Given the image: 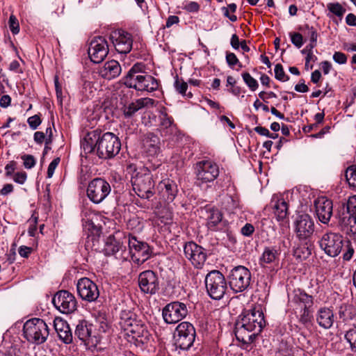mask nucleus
Listing matches in <instances>:
<instances>
[{
    "instance_id": "f257e3e1",
    "label": "nucleus",
    "mask_w": 356,
    "mask_h": 356,
    "mask_svg": "<svg viewBox=\"0 0 356 356\" xmlns=\"http://www.w3.org/2000/svg\"><path fill=\"white\" fill-rule=\"evenodd\" d=\"M81 147L86 156L88 154L95 153L102 159L114 158L120 151V138L112 132L103 133L95 129L87 133L81 141Z\"/></svg>"
},
{
    "instance_id": "f03ea898",
    "label": "nucleus",
    "mask_w": 356,
    "mask_h": 356,
    "mask_svg": "<svg viewBox=\"0 0 356 356\" xmlns=\"http://www.w3.org/2000/svg\"><path fill=\"white\" fill-rule=\"evenodd\" d=\"M265 326L266 321L260 307L244 309L235 324L236 338L243 344H250Z\"/></svg>"
},
{
    "instance_id": "7ed1b4c3",
    "label": "nucleus",
    "mask_w": 356,
    "mask_h": 356,
    "mask_svg": "<svg viewBox=\"0 0 356 356\" xmlns=\"http://www.w3.org/2000/svg\"><path fill=\"white\" fill-rule=\"evenodd\" d=\"M23 333L29 342L37 345L44 343L49 334L47 323L39 318L26 321L23 326Z\"/></svg>"
},
{
    "instance_id": "20e7f679",
    "label": "nucleus",
    "mask_w": 356,
    "mask_h": 356,
    "mask_svg": "<svg viewBox=\"0 0 356 356\" xmlns=\"http://www.w3.org/2000/svg\"><path fill=\"white\" fill-rule=\"evenodd\" d=\"M207 292L213 300L222 299L227 291V280L218 270L210 271L204 280Z\"/></svg>"
},
{
    "instance_id": "39448f33",
    "label": "nucleus",
    "mask_w": 356,
    "mask_h": 356,
    "mask_svg": "<svg viewBox=\"0 0 356 356\" xmlns=\"http://www.w3.org/2000/svg\"><path fill=\"white\" fill-rule=\"evenodd\" d=\"M227 280L230 289L234 293L243 292L250 285L251 272L244 266H235L229 272Z\"/></svg>"
},
{
    "instance_id": "423d86ee",
    "label": "nucleus",
    "mask_w": 356,
    "mask_h": 356,
    "mask_svg": "<svg viewBox=\"0 0 356 356\" xmlns=\"http://www.w3.org/2000/svg\"><path fill=\"white\" fill-rule=\"evenodd\" d=\"M128 246V258L131 257L134 263L138 265L143 264L152 256L153 250L149 245L138 240L132 234H129Z\"/></svg>"
},
{
    "instance_id": "0eeeda50",
    "label": "nucleus",
    "mask_w": 356,
    "mask_h": 356,
    "mask_svg": "<svg viewBox=\"0 0 356 356\" xmlns=\"http://www.w3.org/2000/svg\"><path fill=\"white\" fill-rule=\"evenodd\" d=\"M131 184L133 190L140 198L149 200L153 196L154 182L149 171L138 172L131 178Z\"/></svg>"
},
{
    "instance_id": "6e6552de",
    "label": "nucleus",
    "mask_w": 356,
    "mask_h": 356,
    "mask_svg": "<svg viewBox=\"0 0 356 356\" xmlns=\"http://www.w3.org/2000/svg\"><path fill=\"white\" fill-rule=\"evenodd\" d=\"M195 329L189 322H181L176 327L174 339L175 345L181 350H188L195 341Z\"/></svg>"
},
{
    "instance_id": "1a4fd4ad",
    "label": "nucleus",
    "mask_w": 356,
    "mask_h": 356,
    "mask_svg": "<svg viewBox=\"0 0 356 356\" xmlns=\"http://www.w3.org/2000/svg\"><path fill=\"white\" fill-rule=\"evenodd\" d=\"M110 184L103 178H95L87 187L86 193L88 199L94 204H99L110 194Z\"/></svg>"
},
{
    "instance_id": "9d476101",
    "label": "nucleus",
    "mask_w": 356,
    "mask_h": 356,
    "mask_svg": "<svg viewBox=\"0 0 356 356\" xmlns=\"http://www.w3.org/2000/svg\"><path fill=\"white\" fill-rule=\"evenodd\" d=\"M202 211L205 212L206 226L211 232H225L228 230L229 222L223 220L222 212L216 207L205 206Z\"/></svg>"
},
{
    "instance_id": "9b49d317",
    "label": "nucleus",
    "mask_w": 356,
    "mask_h": 356,
    "mask_svg": "<svg viewBox=\"0 0 356 356\" xmlns=\"http://www.w3.org/2000/svg\"><path fill=\"white\" fill-rule=\"evenodd\" d=\"M188 314L187 305L179 301H173L167 304L162 309L164 321L168 324L177 323Z\"/></svg>"
},
{
    "instance_id": "f8f14e48",
    "label": "nucleus",
    "mask_w": 356,
    "mask_h": 356,
    "mask_svg": "<svg viewBox=\"0 0 356 356\" xmlns=\"http://www.w3.org/2000/svg\"><path fill=\"white\" fill-rule=\"evenodd\" d=\"M196 178L202 183L213 181L219 175V167L211 160H202L195 167Z\"/></svg>"
},
{
    "instance_id": "ddd939ff",
    "label": "nucleus",
    "mask_w": 356,
    "mask_h": 356,
    "mask_svg": "<svg viewBox=\"0 0 356 356\" xmlns=\"http://www.w3.org/2000/svg\"><path fill=\"white\" fill-rule=\"evenodd\" d=\"M124 84L129 88L140 92H152L156 91L160 86V81L153 76L145 74L136 76L135 78L126 81Z\"/></svg>"
},
{
    "instance_id": "4468645a",
    "label": "nucleus",
    "mask_w": 356,
    "mask_h": 356,
    "mask_svg": "<svg viewBox=\"0 0 356 356\" xmlns=\"http://www.w3.org/2000/svg\"><path fill=\"white\" fill-rule=\"evenodd\" d=\"M319 245L327 255L332 257H337L343 246V236L334 232L325 233L321 238Z\"/></svg>"
},
{
    "instance_id": "2eb2a0df",
    "label": "nucleus",
    "mask_w": 356,
    "mask_h": 356,
    "mask_svg": "<svg viewBox=\"0 0 356 356\" xmlns=\"http://www.w3.org/2000/svg\"><path fill=\"white\" fill-rule=\"evenodd\" d=\"M184 253L193 266L198 269L202 268L207 259L206 249L193 241H189L185 243L184 246Z\"/></svg>"
},
{
    "instance_id": "dca6fc26",
    "label": "nucleus",
    "mask_w": 356,
    "mask_h": 356,
    "mask_svg": "<svg viewBox=\"0 0 356 356\" xmlns=\"http://www.w3.org/2000/svg\"><path fill=\"white\" fill-rule=\"evenodd\" d=\"M54 307L63 314H70L76 309L77 302L74 296L68 291H58L52 298Z\"/></svg>"
},
{
    "instance_id": "f3484780",
    "label": "nucleus",
    "mask_w": 356,
    "mask_h": 356,
    "mask_svg": "<svg viewBox=\"0 0 356 356\" xmlns=\"http://www.w3.org/2000/svg\"><path fill=\"white\" fill-rule=\"evenodd\" d=\"M138 286L144 293L156 294L160 289L158 274L152 270L141 272L138 275Z\"/></svg>"
},
{
    "instance_id": "a211bd4d",
    "label": "nucleus",
    "mask_w": 356,
    "mask_h": 356,
    "mask_svg": "<svg viewBox=\"0 0 356 356\" xmlns=\"http://www.w3.org/2000/svg\"><path fill=\"white\" fill-rule=\"evenodd\" d=\"M103 252L106 256H113L122 262L128 259L129 253L126 245L114 236H109L106 238Z\"/></svg>"
},
{
    "instance_id": "6ab92c4d",
    "label": "nucleus",
    "mask_w": 356,
    "mask_h": 356,
    "mask_svg": "<svg viewBox=\"0 0 356 356\" xmlns=\"http://www.w3.org/2000/svg\"><path fill=\"white\" fill-rule=\"evenodd\" d=\"M76 290L79 296L87 302H96L99 297L97 285L88 277H82L78 280Z\"/></svg>"
},
{
    "instance_id": "aec40b11",
    "label": "nucleus",
    "mask_w": 356,
    "mask_h": 356,
    "mask_svg": "<svg viewBox=\"0 0 356 356\" xmlns=\"http://www.w3.org/2000/svg\"><path fill=\"white\" fill-rule=\"evenodd\" d=\"M88 56L92 62H102L108 54V44L106 40L102 36L95 38L90 43Z\"/></svg>"
},
{
    "instance_id": "412c9836",
    "label": "nucleus",
    "mask_w": 356,
    "mask_h": 356,
    "mask_svg": "<svg viewBox=\"0 0 356 356\" xmlns=\"http://www.w3.org/2000/svg\"><path fill=\"white\" fill-rule=\"evenodd\" d=\"M110 39L118 53L127 54L131 51L133 47V36L130 33L118 29L111 34Z\"/></svg>"
},
{
    "instance_id": "4be33fe9",
    "label": "nucleus",
    "mask_w": 356,
    "mask_h": 356,
    "mask_svg": "<svg viewBox=\"0 0 356 356\" xmlns=\"http://www.w3.org/2000/svg\"><path fill=\"white\" fill-rule=\"evenodd\" d=\"M342 209V216H339L341 223L348 225L350 231L356 235V195L350 197L346 203H343Z\"/></svg>"
},
{
    "instance_id": "5701e85b",
    "label": "nucleus",
    "mask_w": 356,
    "mask_h": 356,
    "mask_svg": "<svg viewBox=\"0 0 356 356\" xmlns=\"http://www.w3.org/2000/svg\"><path fill=\"white\" fill-rule=\"evenodd\" d=\"M295 232L300 240H306L312 236L314 232V222L309 214L298 216L295 220Z\"/></svg>"
},
{
    "instance_id": "b1692460",
    "label": "nucleus",
    "mask_w": 356,
    "mask_h": 356,
    "mask_svg": "<svg viewBox=\"0 0 356 356\" xmlns=\"http://www.w3.org/2000/svg\"><path fill=\"white\" fill-rule=\"evenodd\" d=\"M127 341L137 347H142L149 340L150 334L147 327L140 323H136L127 332Z\"/></svg>"
},
{
    "instance_id": "393cba45",
    "label": "nucleus",
    "mask_w": 356,
    "mask_h": 356,
    "mask_svg": "<svg viewBox=\"0 0 356 356\" xmlns=\"http://www.w3.org/2000/svg\"><path fill=\"white\" fill-rule=\"evenodd\" d=\"M157 190L159 199L165 204L172 202L179 192L176 182L169 179L160 181L157 186Z\"/></svg>"
},
{
    "instance_id": "a878e982",
    "label": "nucleus",
    "mask_w": 356,
    "mask_h": 356,
    "mask_svg": "<svg viewBox=\"0 0 356 356\" xmlns=\"http://www.w3.org/2000/svg\"><path fill=\"white\" fill-rule=\"evenodd\" d=\"M316 213L318 220L323 224H327L332 215V202L324 197L317 198L314 201Z\"/></svg>"
},
{
    "instance_id": "bb28decb",
    "label": "nucleus",
    "mask_w": 356,
    "mask_h": 356,
    "mask_svg": "<svg viewBox=\"0 0 356 356\" xmlns=\"http://www.w3.org/2000/svg\"><path fill=\"white\" fill-rule=\"evenodd\" d=\"M155 100L143 97L136 99L127 105H124L122 110L125 119H130L135 116L136 113L140 109L145 107H152L154 106Z\"/></svg>"
},
{
    "instance_id": "cd10ccee",
    "label": "nucleus",
    "mask_w": 356,
    "mask_h": 356,
    "mask_svg": "<svg viewBox=\"0 0 356 356\" xmlns=\"http://www.w3.org/2000/svg\"><path fill=\"white\" fill-rule=\"evenodd\" d=\"M289 302L296 309L302 307H312L314 305V298L307 294L304 290L296 289L293 291L289 296Z\"/></svg>"
},
{
    "instance_id": "c85d7f7f",
    "label": "nucleus",
    "mask_w": 356,
    "mask_h": 356,
    "mask_svg": "<svg viewBox=\"0 0 356 356\" xmlns=\"http://www.w3.org/2000/svg\"><path fill=\"white\" fill-rule=\"evenodd\" d=\"M143 147L148 156H155L161 152L160 138L154 133H147L143 140Z\"/></svg>"
},
{
    "instance_id": "c756f323",
    "label": "nucleus",
    "mask_w": 356,
    "mask_h": 356,
    "mask_svg": "<svg viewBox=\"0 0 356 356\" xmlns=\"http://www.w3.org/2000/svg\"><path fill=\"white\" fill-rule=\"evenodd\" d=\"M54 326L59 339L64 343L70 344L73 341L72 332L66 321L56 318L54 321Z\"/></svg>"
},
{
    "instance_id": "7c9ffc66",
    "label": "nucleus",
    "mask_w": 356,
    "mask_h": 356,
    "mask_svg": "<svg viewBox=\"0 0 356 356\" xmlns=\"http://www.w3.org/2000/svg\"><path fill=\"white\" fill-rule=\"evenodd\" d=\"M159 119L160 131L163 136H170L177 133V127L174 124L173 118L168 115L165 108L160 111Z\"/></svg>"
},
{
    "instance_id": "2f4dec72",
    "label": "nucleus",
    "mask_w": 356,
    "mask_h": 356,
    "mask_svg": "<svg viewBox=\"0 0 356 356\" xmlns=\"http://www.w3.org/2000/svg\"><path fill=\"white\" fill-rule=\"evenodd\" d=\"M280 252L276 247H266L259 259L261 266L275 267L279 265Z\"/></svg>"
},
{
    "instance_id": "473e14b6",
    "label": "nucleus",
    "mask_w": 356,
    "mask_h": 356,
    "mask_svg": "<svg viewBox=\"0 0 356 356\" xmlns=\"http://www.w3.org/2000/svg\"><path fill=\"white\" fill-rule=\"evenodd\" d=\"M122 72L120 64L115 60L106 61L99 70V74L104 79L111 80L118 77Z\"/></svg>"
},
{
    "instance_id": "72a5a7b5",
    "label": "nucleus",
    "mask_w": 356,
    "mask_h": 356,
    "mask_svg": "<svg viewBox=\"0 0 356 356\" xmlns=\"http://www.w3.org/2000/svg\"><path fill=\"white\" fill-rule=\"evenodd\" d=\"M92 324L86 320L79 321L74 331V335L80 341L88 344L92 339Z\"/></svg>"
},
{
    "instance_id": "f704fd0d",
    "label": "nucleus",
    "mask_w": 356,
    "mask_h": 356,
    "mask_svg": "<svg viewBox=\"0 0 356 356\" xmlns=\"http://www.w3.org/2000/svg\"><path fill=\"white\" fill-rule=\"evenodd\" d=\"M316 318L319 326L325 329L330 328L334 321V313L327 307L320 308L317 312Z\"/></svg>"
},
{
    "instance_id": "c9c22d12",
    "label": "nucleus",
    "mask_w": 356,
    "mask_h": 356,
    "mask_svg": "<svg viewBox=\"0 0 356 356\" xmlns=\"http://www.w3.org/2000/svg\"><path fill=\"white\" fill-rule=\"evenodd\" d=\"M273 212L277 220H282L289 213V208L286 202L282 199L273 200L271 202Z\"/></svg>"
},
{
    "instance_id": "e433bc0d",
    "label": "nucleus",
    "mask_w": 356,
    "mask_h": 356,
    "mask_svg": "<svg viewBox=\"0 0 356 356\" xmlns=\"http://www.w3.org/2000/svg\"><path fill=\"white\" fill-rule=\"evenodd\" d=\"M339 318L346 323H348L356 317V308L351 304L343 303L339 307Z\"/></svg>"
},
{
    "instance_id": "4c0bfd02",
    "label": "nucleus",
    "mask_w": 356,
    "mask_h": 356,
    "mask_svg": "<svg viewBox=\"0 0 356 356\" xmlns=\"http://www.w3.org/2000/svg\"><path fill=\"white\" fill-rule=\"evenodd\" d=\"M120 323L125 330H128L138 321L136 320V314L130 310H122L120 313Z\"/></svg>"
},
{
    "instance_id": "58836bf2",
    "label": "nucleus",
    "mask_w": 356,
    "mask_h": 356,
    "mask_svg": "<svg viewBox=\"0 0 356 356\" xmlns=\"http://www.w3.org/2000/svg\"><path fill=\"white\" fill-rule=\"evenodd\" d=\"M145 70V65L143 63H136L134 64L131 69L129 70L127 74L123 78V83L126 81H128L132 78H135L136 76H140L141 74H145L147 72Z\"/></svg>"
},
{
    "instance_id": "ea45409f",
    "label": "nucleus",
    "mask_w": 356,
    "mask_h": 356,
    "mask_svg": "<svg viewBox=\"0 0 356 356\" xmlns=\"http://www.w3.org/2000/svg\"><path fill=\"white\" fill-rule=\"evenodd\" d=\"M222 209L225 211L233 213L235 209L239 207V201L237 197L232 195H226L222 201Z\"/></svg>"
},
{
    "instance_id": "a19ab883",
    "label": "nucleus",
    "mask_w": 356,
    "mask_h": 356,
    "mask_svg": "<svg viewBox=\"0 0 356 356\" xmlns=\"http://www.w3.org/2000/svg\"><path fill=\"white\" fill-rule=\"evenodd\" d=\"M298 321L305 326L310 323L313 318V309L312 307H302L300 308Z\"/></svg>"
},
{
    "instance_id": "79ce46f5",
    "label": "nucleus",
    "mask_w": 356,
    "mask_h": 356,
    "mask_svg": "<svg viewBox=\"0 0 356 356\" xmlns=\"http://www.w3.org/2000/svg\"><path fill=\"white\" fill-rule=\"evenodd\" d=\"M345 177L349 186L356 188V164L347 168L345 172Z\"/></svg>"
},
{
    "instance_id": "37998d69",
    "label": "nucleus",
    "mask_w": 356,
    "mask_h": 356,
    "mask_svg": "<svg viewBox=\"0 0 356 356\" xmlns=\"http://www.w3.org/2000/svg\"><path fill=\"white\" fill-rule=\"evenodd\" d=\"M345 339L349 343L350 349L356 352V325L354 324L352 327L346 331Z\"/></svg>"
},
{
    "instance_id": "c03bdc74",
    "label": "nucleus",
    "mask_w": 356,
    "mask_h": 356,
    "mask_svg": "<svg viewBox=\"0 0 356 356\" xmlns=\"http://www.w3.org/2000/svg\"><path fill=\"white\" fill-rule=\"evenodd\" d=\"M299 29L305 32V33L309 38L310 42L317 43L318 33L314 27L310 26L309 24H305L302 27H300Z\"/></svg>"
},
{
    "instance_id": "a18cd8bd",
    "label": "nucleus",
    "mask_w": 356,
    "mask_h": 356,
    "mask_svg": "<svg viewBox=\"0 0 356 356\" xmlns=\"http://www.w3.org/2000/svg\"><path fill=\"white\" fill-rule=\"evenodd\" d=\"M241 76L243 79V81L248 86L250 90L255 91L258 88L259 83L254 78H253L250 73L243 72L242 73Z\"/></svg>"
},
{
    "instance_id": "49530a36",
    "label": "nucleus",
    "mask_w": 356,
    "mask_h": 356,
    "mask_svg": "<svg viewBox=\"0 0 356 356\" xmlns=\"http://www.w3.org/2000/svg\"><path fill=\"white\" fill-rule=\"evenodd\" d=\"M327 9L334 15L341 18L346 12V9L338 2L327 4Z\"/></svg>"
},
{
    "instance_id": "de8ad7c7",
    "label": "nucleus",
    "mask_w": 356,
    "mask_h": 356,
    "mask_svg": "<svg viewBox=\"0 0 356 356\" xmlns=\"http://www.w3.org/2000/svg\"><path fill=\"white\" fill-rule=\"evenodd\" d=\"M311 254V250L305 245L300 246L293 251V256L300 259H305Z\"/></svg>"
},
{
    "instance_id": "09e8293b",
    "label": "nucleus",
    "mask_w": 356,
    "mask_h": 356,
    "mask_svg": "<svg viewBox=\"0 0 356 356\" xmlns=\"http://www.w3.org/2000/svg\"><path fill=\"white\" fill-rule=\"evenodd\" d=\"M275 77L276 79L284 82L289 79V76L285 74L282 65L280 63L275 66Z\"/></svg>"
},
{
    "instance_id": "8fccbe9b",
    "label": "nucleus",
    "mask_w": 356,
    "mask_h": 356,
    "mask_svg": "<svg viewBox=\"0 0 356 356\" xmlns=\"http://www.w3.org/2000/svg\"><path fill=\"white\" fill-rule=\"evenodd\" d=\"M291 42L297 48H300L303 44V37L302 34L296 32L289 33Z\"/></svg>"
},
{
    "instance_id": "3c124183",
    "label": "nucleus",
    "mask_w": 356,
    "mask_h": 356,
    "mask_svg": "<svg viewBox=\"0 0 356 356\" xmlns=\"http://www.w3.org/2000/svg\"><path fill=\"white\" fill-rule=\"evenodd\" d=\"M175 88L179 93L181 94L182 95H186L188 84L184 80H179L178 76H177V79L175 81Z\"/></svg>"
},
{
    "instance_id": "603ef678",
    "label": "nucleus",
    "mask_w": 356,
    "mask_h": 356,
    "mask_svg": "<svg viewBox=\"0 0 356 356\" xmlns=\"http://www.w3.org/2000/svg\"><path fill=\"white\" fill-rule=\"evenodd\" d=\"M22 159L24 161V166L26 169H31L33 168L36 163V161L33 156L30 154H24L22 156Z\"/></svg>"
},
{
    "instance_id": "864d4df0",
    "label": "nucleus",
    "mask_w": 356,
    "mask_h": 356,
    "mask_svg": "<svg viewBox=\"0 0 356 356\" xmlns=\"http://www.w3.org/2000/svg\"><path fill=\"white\" fill-rule=\"evenodd\" d=\"M9 27L13 34L15 35L19 32V25L17 19L15 15H11L9 18Z\"/></svg>"
},
{
    "instance_id": "5fc2aeb1",
    "label": "nucleus",
    "mask_w": 356,
    "mask_h": 356,
    "mask_svg": "<svg viewBox=\"0 0 356 356\" xmlns=\"http://www.w3.org/2000/svg\"><path fill=\"white\" fill-rule=\"evenodd\" d=\"M81 92L88 99L93 96L92 83L90 81H84L81 88Z\"/></svg>"
},
{
    "instance_id": "6e6d98bb",
    "label": "nucleus",
    "mask_w": 356,
    "mask_h": 356,
    "mask_svg": "<svg viewBox=\"0 0 356 356\" xmlns=\"http://www.w3.org/2000/svg\"><path fill=\"white\" fill-rule=\"evenodd\" d=\"M27 122L32 129H36L42 121L38 115H34L28 118Z\"/></svg>"
},
{
    "instance_id": "4d7b16f0",
    "label": "nucleus",
    "mask_w": 356,
    "mask_h": 356,
    "mask_svg": "<svg viewBox=\"0 0 356 356\" xmlns=\"http://www.w3.org/2000/svg\"><path fill=\"white\" fill-rule=\"evenodd\" d=\"M60 161V159L59 157H56L53 159V161L49 163L48 168H47V177L51 178L58 165Z\"/></svg>"
},
{
    "instance_id": "13d9d810",
    "label": "nucleus",
    "mask_w": 356,
    "mask_h": 356,
    "mask_svg": "<svg viewBox=\"0 0 356 356\" xmlns=\"http://www.w3.org/2000/svg\"><path fill=\"white\" fill-rule=\"evenodd\" d=\"M183 9L189 13H197L200 10V5L195 1H190L184 6Z\"/></svg>"
},
{
    "instance_id": "bf43d9fd",
    "label": "nucleus",
    "mask_w": 356,
    "mask_h": 356,
    "mask_svg": "<svg viewBox=\"0 0 356 356\" xmlns=\"http://www.w3.org/2000/svg\"><path fill=\"white\" fill-rule=\"evenodd\" d=\"M333 60L339 65H343L347 62V56L342 52L336 51L333 54Z\"/></svg>"
},
{
    "instance_id": "052dcab7",
    "label": "nucleus",
    "mask_w": 356,
    "mask_h": 356,
    "mask_svg": "<svg viewBox=\"0 0 356 356\" xmlns=\"http://www.w3.org/2000/svg\"><path fill=\"white\" fill-rule=\"evenodd\" d=\"M226 61L229 66L233 67L234 65L239 63V60L235 54L232 52L226 53Z\"/></svg>"
},
{
    "instance_id": "680f3d73",
    "label": "nucleus",
    "mask_w": 356,
    "mask_h": 356,
    "mask_svg": "<svg viewBox=\"0 0 356 356\" xmlns=\"http://www.w3.org/2000/svg\"><path fill=\"white\" fill-rule=\"evenodd\" d=\"M27 179V174L26 172H17L13 175V180L15 182L23 184Z\"/></svg>"
},
{
    "instance_id": "e2e57ef3",
    "label": "nucleus",
    "mask_w": 356,
    "mask_h": 356,
    "mask_svg": "<svg viewBox=\"0 0 356 356\" xmlns=\"http://www.w3.org/2000/svg\"><path fill=\"white\" fill-rule=\"evenodd\" d=\"M355 252L353 247L351 245L350 242H348V245H346V250L343 254V259L345 261H350Z\"/></svg>"
},
{
    "instance_id": "0e129e2a",
    "label": "nucleus",
    "mask_w": 356,
    "mask_h": 356,
    "mask_svg": "<svg viewBox=\"0 0 356 356\" xmlns=\"http://www.w3.org/2000/svg\"><path fill=\"white\" fill-rule=\"evenodd\" d=\"M254 232V226L250 223H246L241 230V234L245 236H250Z\"/></svg>"
},
{
    "instance_id": "69168bd1",
    "label": "nucleus",
    "mask_w": 356,
    "mask_h": 356,
    "mask_svg": "<svg viewBox=\"0 0 356 356\" xmlns=\"http://www.w3.org/2000/svg\"><path fill=\"white\" fill-rule=\"evenodd\" d=\"M17 163L14 161H10L5 167L6 176L10 177L16 169Z\"/></svg>"
},
{
    "instance_id": "338daca9",
    "label": "nucleus",
    "mask_w": 356,
    "mask_h": 356,
    "mask_svg": "<svg viewBox=\"0 0 356 356\" xmlns=\"http://www.w3.org/2000/svg\"><path fill=\"white\" fill-rule=\"evenodd\" d=\"M8 69L10 71L15 72V73H17V74L23 73V70L21 68L19 63L15 60H13L10 63Z\"/></svg>"
},
{
    "instance_id": "774afa93",
    "label": "nucleus",
    "mask_w": 356,
    "mask_h": 356,
    "mask_svg": "<svg viewBox=\"0 0 356 356\" xmlns=\"http://www.w3.org/2000/svg\"><path fill=\"white\" fill-rule=\"evenodd\" d=\"M87 226L89 230L91 231L93 234H99L101 232V228L99 226L95 225L94 222L91 220H88L86 222Z\"/></svg>"
}]
</instances>
